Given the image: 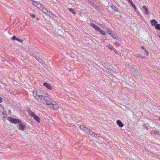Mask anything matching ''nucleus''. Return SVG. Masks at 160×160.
Listing matches in <instances>:
<instances>
[{
  "label": "nucleus",
  "instance_id": "21",
  "mask_svg": "<svg viewBox=\"0 0 160 160\" xmlns=\"http://www.w3.org/2000/svg\"><path fill=\"white\" fill-rule=\"evenodd\" d=\"M113 10L115 11H118V9L114 5H112L111 6Z\"/></svg>",
  "mask_w": 160,
  "mask_h": 160
},
{
  "label": "nucleus",
  "instance_id": "15",
  "mask_svg": "<svg viewBox=\"0 0 160 160\" xmlns=\"http://www.w3.org/2000/svg\"><path fill=\"white\" fill-rule=\"evenodd\" d=\"M35 58L37 59L40 63H42V64H43V60L41 58H40L38 57H36Z\"/></svg>",
  "mask_w": 160,
  "mask_h": 160
},
{
  "label": "nucleus",
  "instance_id": "30",
  "mask_svg": "<svg viewBox=\"0 0 160 160\" xmlns=\"http://www.w3.org/2000/svg\"><path fill=\"white\" fill-rule=\"evenodd\" d=\"M18 38H17L15 36H13L12 38V39L13 40H16L17 41Z\"/></svg>",
  "mask_w": 160,
  "mask_h": 160
},
{
  "label": "nucleus",
  "instance_id": "35",
  "mask_svg": "<svg viewBox=\"0 0 160 160\" xmlns=\"http://www.w3.org/2000/svg\"><path fill=\"white\" fill-rule=\"evenodd\" d=\"M154 134H159V132L157 131H154Z\"/></svg>",
  "mask_w": 160,
  "mask_h": 160
},
{
  "label": "nucleus",
  "instance_id": "45",
  "mask_svg": "<svg viewBox=\"0 0 160 160\" xmlns=\"http://www.w3.org/2000/svg\"><path fill=\"white\" fill-rule=\"evenodd\" d=\"M110 32L109 31H108V33L109 34V33Z\"/></svg>",
  "mask_w": 160,
  "mask_h": 160
},
{
  "label": "nucleus",
  "instance_id": "17",
  "mask_svg": "<svg viewBox=\"0 0 160 160\" xmlns=\"http://www.w3.org/2000/svg\"><path fill=\"white\" fill-rule=\"evenodd\" d=\"M36 7L38 8L41 10H42V8H43V6L40 4L38 3V4H37V6H36Z\"/></svg>",
  "mask_w": 160,
  "mask_h": 160
},
{
  "label": "nucleus",
  "instance_id": "46",
  "mask_svg": "<svg viewBox=\"0 0 160 160\" xmlns=\"http://www.w3.org/2000/svg\"><path fill=\"white\" fill-rule=\"evenodd\" d=\"M102 24H99V26H100L101 27Z\"/></svg>",
  "mask_w": 160,
  "mask_h": 160
},
{
  "label": "nucleus",
  "instance_id": "10",
  "mask_svg": "<svg viewBox=\"0 0 160 160\" xmlns=\"http://www.w3.org/2000/svg\"><path fill=\"white\" fill-rule=\"evenodd\" d=\"M88 2L94 8L96 9L97 7V6L93 2L88 1Z\"/></svg>",
  "mask_w": 160,
  "mask_h": 160
},
{
  "label": "nucleus",
  "instance_id": "37",
  "mask_svg": "<svg viewBox=\"0 0 160 160\" xmlns=\"http://www.w3.org/2000/svg\"><path fill=\"white\" fill-rule=\"evenodd\" d=\"M115 44L116 46H118L119 45V43L117 42H116Z\"/></svg>",
  "mask_w": 160,
  "mask_h": 160
},
{
  "label": "nucleus",
  "instance_id": "40",
  "mask_svg": "<svg viewBox=\"0 0 160 160\" xmlns=\"http://www.w3.org/2000/svg\"><path fill=\"white\" fill-rule=\"evenodd\" d=\"M154 131H152L151 132V134H154Z\"/></svg>",
  "mask_w": 160,
  "mask_h": 160
},
{
  "label": "nucleus",
  "instance_id": "11",
  "mask_svg": "<svg viewBox=\"0 0 160 160\" xmlns=\"http://www.w3.org/2000/svg\"><path fill=\"white\" fill-rule=\"evenodd\" d=\"M42 12L44 13L47 15L48 13V12L47 9L43 7V8H42Z\"/></svg>",
  "mask_w": 160,
  "mask_h": 160
},
{
  "label": "nucleus",
  "instance_id": "2",
  "mask_svg": "<svg viewBox=\"0 0 160 160\" xmlns=\"http://www.w3.org/2000/svg\"><path fill=\"white\" fill-rule=\"evenodd\" d=\"M45 96L42 95H39L37 97H36V98L38 101H41L42 99H43V100H44V98H45Z\"/></svg>",
  "mask_w": 160,
  "mask_h": 160
},
{
  "label": "nucleus",
  "instance_id": "13",
  "mask_svg": "<svg viewBox=\"0 0 160 160\" xmlns=\"http://www.w3.org/2000/svg\"><path fill=\"white\" fill-rule=\"evenodd\" d=\"M28 113L30 115L31 117H33L35 115L34 112H32L30 110H28Z\"/></svg>",
  "mask_w": 160,
  "mask_h": 160
},
{
  "label": "nucleus",
  "instance_id": "41",
  "mask_svg": "<svg viewBox=\"0 0 160 160\" xmlns=\"http://www.w3.org/2000/svg\"><path fill=\"white\" fill-rule=\"evenodd\" d=\"M140 55L137 54L136 55V57L138 58H140Z\"/></svg>",
  "mask_w": 160,
  "mask_h": 160
},
{
  "label": "nucleus",
  "instance_id": "26",
  "mask_svg": "<svg viewBox=\"0 0 160 160\" xmlns=\"http://www.w3.org/2000/svg\"><path fill=\"white\" fill-rule=\"evenodd\" d=\"M89 131L90 129L86 127V129H85V130H84V131L87 134H88Z\"/></svg>",
  "mask_w": 160,
  "mask_h": 160
},
{
  "label": "nucleus",
  "instance_id": "7",
  "mask_svg": "<svg viewBox=\"0 0 160 160\" xmlns=\"http://www.w3.org/2000/svg\"><path fill=\"white\" fill-rule=\"evenodd\" d=\"M22 122L21 120L18 119H16L13 118L12 123H19Z\"/></svg>",
  "mask_w": 160,
  "mask_h": 160
},
{
  "label": "nucleus",
  "instance_id": "18",
  "mask_svg": "<svg viewBox=\"0 0 160 160\" xmlns=\"http://www.w3.org/2000/svg\"><path fill=\"white\" fill-rule=\"evenodd\" d=\"M33 96L35 97L36 98L38 96V94L37 92V91L34 90L33 92Z\"/></svg>",
  "mask_w": 160,
  "mask_h": 160
},
{
  "label": "nucleus",
  "instance_id": "12",
  "mask_svg": "<svg viewBox=\"0 0 160 160\" xmlns=\"http://www.w3.org/2000/svg\"><path fill=\"white\" fill-rule=\"evenodd\" d=\"M47 15H48L50 17L52 18H53L56 17V15L55 14L50 11H49Z\"/></svg>",
  "mask_w": 160,
  "mask_h": 160
},
{
  "label": "nucleus",
  "instance_id": "23",
  "mask_svg": "<svg viewBox=\"0 0 160 160\" xmlns=\"http://www.w3.org/2000/svg\"><path fill=\"white\" fill-rule=\"evenodd\" d=\"M79 128L81 130L84 131V130H85V129H86V127H84L83 125H80V126Z\"/></svg>",
  "mask_w": 160,
  "mask_h": 160
},
{
  "label": "nucleus",
  "instance_id": "28",
  "mask_svg": "<svg viewBox=\"0 0 160 160\" xmlns=\"http://www.w3.org/2000/svg\"><path fill=\"white\" fill-rule=\"evenodd\" d=\"M94 134V133L90 129V131H89L88 134H90L91 135H92Z\"/></svg>",
  "mask_w": 160,
  "mask_h": 160
},
{
  "label": "nucleus",
  "instance_id": "1",
  "mask_svg": "<svg viewBox=\"0 0 160 160\" xmlns=\"http://www.w3.org/2000/svg\"><path fill=\"white\" fill-rule=\"evenodd\" d=\"M44 104L47 105H50L52 104L53 102L51 98L46 96L44 98V101L43 102Z\"/></svg>",
  "mask_w": 160,
  "mask_h": 160
},
{
  "label": "nucleus",
  "instance_id": "16",
  "mask_svg": "<svg viewBox=\"0 0 160 160\" xmlns=\"http://www.w3.org/2000/svg\"><path fill=\"white\" fill-rule=\"evenodd\" d=\"M142 8L144 10V12L145 14L148 15V8L144 6H143Z\"/></svg>",
  "mask_w": 160,
  "mask_h": 160
},
{
  "label": "nucleus",
  "instance_id": "22",
  "mask_svg": "<svg viewBox=\"0 0 160 160\" xmlns=\"http://www.w3.org/2000/svg\"><path fill=\"white\" fill-rule=\"evenodd\" d=\"M68 10L70 12H71L73 14H75L76 13H75V12L74 11L73 9H72L71 8H69Z\"/></svg>",
  "mask_w": 160,
  "mask_h": 160
},
{
  "label": "nucleus",
  "instance_id": "6",
  "mask_svg": "<svg viewBox=\"0 0 160 160\" xmlns=\"http://www.w3.org/2000/svg\"><path fill=\"white\" fill-rule=\"evenodd\" d=\"M90 26L93 27L96 30L98 31L100 30V28L96 25L93 23H91Z\"/></svg>",
  "mask_w": 160,
  "mask_h": 160
},
{
  "label": "nucleus",
  "instance_id": "47",
  "mask_svg": "<svg viewBox=\"0 0 160 160\" xmlns=\"http://www.w3.org/2000/svg\"><path fill=\"white\" fill-rule=\"evenodd\" d=\"M159 120L160 121V117L159 118Z\"/></svg>",
  "mask_w": 160,
  "mask_h": 160
},
{
  "label": "nucleus",
  "instance_id": "32",
  "mask_svg": "<svg viewBox=\"0 0 160 160\" xmlns=\"http://www.w3.org/2000/svg\"><path fill=\"white\" fill-rule=\"evenodd\" d=\"M38 3H37V2L34 1H33L32 2V4H33V5L36 6V7L37 6V4H38Z\"/></svg>",
  "mask_w": 160,
  "mask_h": 160
},
{
  "label": "nucleus",
  "instance_id": "9",
  "mask_svg": "<svg viewBox=\"0 0 160 160\" xmlns=\"http://www.w3.org/2000/svg\"><path fill=\"white\" fill-rule=\"evenodd\" d=\"M117 123L120 128H122L123 126V124L121 122V121L119 120H118L117 122Z\"/></svg>",
  "mask_w": 160,
  "mask_h": 160
},
{
  "label": "nucleus",
  "instance_id": "29",
  "mask_svg": "<svg viewBox=\"0 0 160 160\" xmlns=\"http://www.w3.org/2000/svg\"><path fill=\"white\" fill-rule=\"evenodd\" d=\"M131 4L132 6L134 8V9L136 10L137 9V8L135 6V5L132 2L131 3Z\"/></svg>",
  "mask_w": 160,
  "mask_h": 160
},
{
  "label": "nucleus",
  "instance_id": "36",
  "mask_svg": "<svg viewBox=\"0 0 160 160\" xmlns=\"http://www.w3.org/2000/svg\"><path fill=\"white\" fill-rule=\"evenodd\" d=\"M17 41L21 42H23V40H22L19 39L18 38L17 39Z\"/></svg>",
  "mask_w": 160,
  "mask_h": 160
},
{
  "label": "nucleus",
  "instance_id": "31",
  "mask_svg": "<svg viewBox=\"0 0 160 160\" xmlns=\"http://www.w3.org/2000/svg\"><path fill=\"white\" fill-rule=\"evenodd\" d=\"M143 127H144V129L148 130V127L146 124L143 125Z\"/></svg>",
  "mask_w": 160,
  "mask_h": 160
},
{
  "label": "nucleus",
  "instance_id": "39",
  "mask_svg": "<svg viewBox=\"0 0 160 160\" xmlns=\"http://www.w3.org/2000/svg\"><path fill=\"white\" fill-rule=\"evenodd\" d=\"M109 34L112 37L113 34H112V33L111 32H110L109 33Z\"/></svg>",
  "mask_w": 160,
  "mask_h": 160
},
{
  "label": "nucleus",
  "instance_id": "33",
  "mask_svg": "<svg viewBox=\"0 0 160 160\" xmlns=\"http://www.w3.org/2000/svg\"><path fill=\"white\" fill-rule=\"evenodd\" d=\"M108 48H109L110 49H112L113 48V46H112L111 45H108Z\"/></svg>",
  "mask_w": 160,
  "mask_h": 160
},
{
  "label": "nucleus",
  "instance_id": "3",
  "mask_svg": "<svg viewBox=\"0 0 160 160\" xmlns=\"http://www.w3.org/2000/svg\"><path fill=\"white\" fill-rule=\"evenodd\" d=\"M51 106H50V108H52L53 109H58L59 107L58 105L57 104H54L52 103V104H51Z\"/></svg>",
  "mask_w": 160,
  "mask_h": 160
},
{
  "label": "nucleus",
  "instance_id": "24",
  "mask_svg": "<svg viewBox=\"0 0 160 160\" xmlns=\"http://www.w3.org/2000/svg\"><path fill=\"white\" fill-rule=\"evenodd\" d=\"M141 48L143 49L144 51L146 52L147 55H148L149 54L148 52L147 51V50L142 46H141Z\"/></svg>",
  "mask_w": 160,
  "mask_h": 160
},
{
  "label": "nucleus",
  "instance_id": "27",
  "mask_svg": "<svg viewBox=\"0 0 160 160\" xmlns=\"http://www.w3.org/2000/svg\"><path fill=\"white\" fill-rule=\"evenodd\" d=\"M14 118H12L11 117H8V119L11 122H12L13 119Z\"/></svg>",
  "mask_w": 160,
  "mask_h": 160
},
{
  "label": "nucleus",
  "instance_id": "25",
  "mask_svg": "<svg viewBox=\"0 0 160 160\" xmlns=\"http://www.w3.org/2000/svg\"><path fill=\"white\" fill-rule=\"evenodd\" d=\"M98 31L101 34L103 35H105L106 34L105 32L103 30H101L100 29V30H98Z\"/></svg>",
  "mask_w": 160,
  "mask_h": 160
},
{
  "label": "nucleus",
  "instance_id": "42",
  "mask_svg": "<svg viewBox=\"0 0 160 160\" xmlns=\"http://www.w3.org/2000/svg\"><path fill=\"white\" fill-rule=\"evenodd\" d=\"M2 98H1L0 97V103L2 102Z\"/></svg>",
  "mask_w": 160,
  "mask_h": 160
},
{
  "label": "nucleus",
  "instance_id": "5",
  "mask_svg": "<svg viewBox=\"0 0 160 160\" xmlns=\"http://www.w3.org/2000/svg\"><path fill=\"white\" fill-rule=\"evenodd\" d=\"M43 85L46 87L49 90H52V88L50 85L47 83H43Z\"/></svg>",
  "mask_w": 160,
  "mask_h": 160
},
{
  "label": "nucleus",
  "instance_id": "20",
  "mask_svg": "<svg viewBox=\"0 0 160 160\" xmlns=\"http://www.w3.org/2000/svg\"><path fill=\"white\" fill-rule=\"evenodd\" d=\"M155 28L157 30H160V24H157L155 26Z\"/></svg>",
  "mask_w": 160,
  "mask_h": 160
},
{
  "label": "nucleus",
  "instance_id": "8",
  "mask_svg": "<svg viewBox=\"0 0 160 160\" xmlns=\"http://www.w3.org/2000/svg\"><path fill=\"white\" fill-rule=\"evenodd\" d=\"M150 22L152 26H155L158 23V22L155 19L151 20Z\"/></svg>",
  "mask_w": 160,
  "mask_h": 160
},
{
  "label": "nucleus",
  "instance_id": "38",
  "mask_svg": "<svg viewBox=\"0 0 160 160\" xmlns=\"http://www.w3.org/2000/svg\"><path fill=\"white\" fill-rule=\"evenodd\" d=\"M140 58H142V59H144L145 58V57L144 56H142L141 55H140Z\"/></svg>",
  "mask_w": 160,
  "mask_h": 160
},
{
  "label": "nucleus",
  "instance_id": "14",
  "mask_svg": "<svg viewBox=\"0 0 160 160\" xmlns=\"http://www.w3.org/2000/svg\"><path fill=\"white\" fill-rule=\"evenodd\" d=\"M34 119L38 122H40V118H39L35 114L33 117Z\"/></svg>",
  "mask_w": 160,
  "mask_h": 160
},
{
  "label": "nucleus",
  "instance_id": "44",
  "mask_svg": "<svg viewBox=\"0 0 160 160\" xmlns=\"http://www.w3.org/2000/svg\"><path fill=\"white\" fill-rule=\"evenodd\" d=\"M8 113H10L11 112V111L10 110H8Z\"/></svg>",
  "mask_w": 160,
  "mask_h": 160
},
{
  "label": "nucleus",
  "instance_id": "43",
  "mask_svg": "<svg viewBox=\"0 0 160 160\" xmlns=\"http://www.w3.org/2000/svg\"><path fill=\"white\" fill-rule=\"evenodd\" d=\"M94 136H95L96 137L97 136V134H95L94 133Z\"/></svg>",
  "mask_w": 160,
  "mask_h": 160
},
{
  "label": "nucleus",
  "instance_id": "4",
  "mask_svg": "<svg viewBox=\"0 0 160 160\" xmlns=\"http://www.w3.org/2000/svg\"><path fill=\"white\" fill-rule=\"evenodd\" d=\"M19 123V129L21 130H23L25 127V125L24 123H22V122Z\"/></svg>",
  "mask_w": 160,
  "mask_h": 160
},
{
  "label": "nucleus",
  "instance_id": "19",
  "mask_svg": "<svg viewBox=\"0 0 160 160\" xmlns=\"http://www.w3.org/2000/svg\"><path fill=\"white\" fill-rule=\"evenodd\" d=\"M112 37L114 39H118L120 41V40L118 38V36L117 34H113Z\"/></svg>",
  "mask_w": 160,
  "mask_h": 160
},
{
  "label": "nucleus",
  "instance_id": "34",
  "mask_svg": "<svg viewBox=\"0 0 160 160\" xmlns=\"http://www.w3.org/2000/svg\"><path fill=\"white\" fill-rule=\"evenodd\" d=\"M30 16L32 18H35V15L33 14H31Z\"/></svg>",
  "mask_w": 160,
  "mask_h": 160
}]
</instances>
